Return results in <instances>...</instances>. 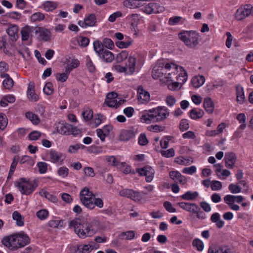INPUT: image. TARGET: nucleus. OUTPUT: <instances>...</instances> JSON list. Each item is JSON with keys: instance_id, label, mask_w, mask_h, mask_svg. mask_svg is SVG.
Instances as JSON below:
<instances>
[{"instance_id": "nucleus-63", "label": "nucleus", "mask_w": 253, "mask_h": 253, "mask_svg": "<svg viewBox=\"0 0 253 253\" xmlns=\"http://www.w3.org/2000/svg\"><path fill=\"white\" fill-rule=\"evenodd\" d=\"M48 214V211L45 210H40L38 211L36 213L38 217L41 220L45 219L47 217Z\"/></svg>"}, {"instance_id": "nucleus-45", "label": "nucleus", "mask_w": 253, "mask_h": 253, "mask_svg": "<svg viewBox=\"0 0 253 253\" xmlns=\"http://www.w3.org/2000/svg\"><path fill=\"white\" fill-rule=\"evenodd\" d=\"M84 119L86 121H89L93 117V111L89 108H86L82 112Z\"/></svg>"}, {"instance_id": "nucleus-18", "label": "nucleus", "mask_w": 253, "mask_h": 253, "mask_svg": "<svg viewBox=\"0 0 253 253\" xmlns=\"http://www.w3.org/2000/svg\"><path fill=\"white\" fill-rule=\"evenodd\" d=\"M98 55L103 62L106 63H111L115 58L114 54L107 49L102 50Z\"/></svg>"}, {"instance_id": "nucleus-42", "label": "nucleus", "mask_w": 253, "mask_h": 253, "mask_svg": "<svg viewBox=\"0 0 253 253\" xmlns=\"http://www.w3.org/2000/svg\"><path fill=\"white\" fill-rule=\"evenodd\" d=\"M182 20H185V19L181 16H174L169 19L168 23L169 25L174 26L180 23H182Z\"/></svg>"}, {"instance_id": "nucleus-40", "label": "nucleus", "mask_w": 253, "mask_h": 253, "mask_svg": "<svg viewBox=\"0 0 253 253\" xmlns=\"http://www.w3.org/2000/svg\"><path fill=\"white\" fill-rule=\"evenodd\" d=\"M19 161V157L18 156H14L13 158L12 162L10 166V170L8 176V178H10L13 174L15 169L17 166L18 162Z\"/></svg>"}, {"instance_id": "nucleus-38", "label": "nucleus", "mask_w": 253, "mask_h": 253, "mask_svg": "<svg viewBox=\"0 0 253 253\" xmlns=\"http://www.w3.org/2000/svg\"><path fill=\"white\" fill-rule=\"evenodd\" d=\"M93 48L95 52L98 55L102 50L105 48L104 47L103 42H101L99 41H95L93 42Z\"/></svg>"}, {"instance_id": "nucleus-20", "label": "nucleus", "mask_w": 253, "mask_h": 253, "mask_svg": "<svg viewBox=\"0 0 253 253\" xmlns=\"http://www.w3.org/2000/svg\"><path fill=\"white\" fill-rule=\"evenodd\" d=\"M18 27L16 25H11L6 30V32L12 41H16L18 39Z\"/></svg>"}, {"instance_id": "nucleus-15", "label": "nucleus", "mask_w": 253, "mask_h": 253, "mask_svg": "<svg viewBox=\"0 0 253 253\" xmlns=\"http://www.w3.org/2000/svg\"><path fill=\"white\" fill-rule=\"evenodd\" d=\"M225 166L228 169H233L237 160V157L235 153L228 152L225 154L224 157Z\"/></svg>"}, {"instance_id": "nucleus-31", "label": "nucleus", "mask_w": 253, "mask_h": 253, "mask_svg": "<svg viewBox=\"0 0 253 253\" xmlns=\"http://www.w3.org/2000/svg\"><path fill=\"white\" fill-rule=\"evenodd\" d=\"M204 112L201 109L194 108L192 109L190 112V116L191 119L197 120L203 117Z\"/></svg>"}, {"instance_id": "nucleus-50", "label": "nucleus", "mask_w": 253, "mask_h": 253, "mask_svg": "<svg viewBox=\"0 0 253 253\" xmlns=\"http://www.w3.org/2000/svg\"><path fill=\"white\" fill-rule=\"evenodd\" d=\"M102 42L103 43L104 47L109 49H112L114 48V43L111 39L109 38H105L103 39Z\"/></svg>"}, {"instance_id": "nucleus-9", "label": "nucleus", "mask_w": 253, "mask_h": 253, "mask_svg": "<svg viewBox=\"0 0 253 253\" xmlns=\"http://www.w3.org/2000/svg\"><path fill=\"white\" fill-rule=\"evenodd\" d=\"M119 195L122 197L130 198L135 202H140L143 200V197L139 192L131 189H123L120 191Z\"/></svg>"}, {"instance_id": "nucleus-22", "label": "nucleus", "mask_w": 253, "mask_h": 253, "mask_svg": "<svg viewBox=\"0 0 253 253\" xmlns=\"http://www.w3.org/2000/svg\"><path fill=\"white\" fill-rule=\"evenodd\" d=\"M211 220L212 222L214 223L218 228L221 229L224 225V222L220 217L219 213L215 212L213 213L211 217Z\"/></svg>"}, {"instance_id": "nucleus-34", "label": "nucleus", "mask_w": 253, "mask_h": 253, "mask_svg": "<svg viewBox=\"0 0 253 253\" xmlns=\"http://www.w3.org/2000/svg\"><path fill=\"white\" fill-rule=\"evenodd\" d=\"M230 250L226 246H219L215 248L214 250L209 249L208 253H230Z\"/></svg>"}, {"instance_id": "nucleus-1", "label": "nucleus", "mask_w": 253, "mask_h": 253, "mask_svg": "<svg viewBox=\"0 0 253 253\" xmlns=\"http://www.w3.org/2000/svg\"><path fill=\"white\" fill-rule=\"evenodd\" d=\"M166 74H165L163 82L166 83L171 82L168 87L169 89L174 90L180 88L181 86L186 81L187 75L183 67L173 63H167Z\"/></svg>"}, {"instance_id": "nucleus-58", "label": "nucleus", "mask_w": 253, "mask_h": 253, "mask_svg": "<svg viewBox=\"0 0 253 253\" xmlns=\"http://www.w3.org/2000/svg\"><path fill=\"white\" fill-rule=\"evenodd\" d=\"M229 190L233 194L239 193L241 192L242 188L241 187L233 183H231L229 185Z\"/></svg>"}, {"instance_id": "nucleus-21", "label": "nucleus", "mask_w": 253, "mask_h": 253, "mask_svg": "<svg viewBox=\"0 0 253 253\" xmlns=\"http://www.w3.org/2000/svg\"><path fill=\"white\" fill-rule=\"evenodd\" d=\"M72 125L65 123L59 124L57 126V131L58 133L66 135H70V130L72 129Z\"/></svg>"}, {"instance_id": "nucleus-13", "label": "nucleus", "mask_w": 253, "mask_h": 253, "mask_svg": "<svg viewBox=\"0 0 253 253\" xmlns=\"http://www.w3.org/2000/svg\"><path fill=\"white\" fill-rule=\"evenodd\" d=\"M49 161L53 163L61 164L65 159L64 155L55 150H50L48 153Z\"/></svg>"}, {"instance_id": "nucleus-30", "label": "nucleus", "mask_w": 253, "mask_h": 253, "mask_svg": "<svg viewBox=\"0 0 253 253\" xmlns=\"http://www.w3.org/2000/svg\"><path fill=\"white\" fill-rule=\"evenodd\" d=\"M42 6L45 11L49 12L56 9L57 7V4L53 1H46L42 4Z\"/></svg>"}, {"instance_id": "nucleus-6", "label": "nucleus", "mask_w": 253, "mask_h": 253, "mask_svg": "<svg viewBox=\"0 0 253 253\" xmlns=\"http://www.w3.org/2000/svg\"><path fill=\"white\" fill-rule=\"evenodd\" d=\"M85 221L80 218H76L71 220L69 223L70 228L74 229L75 233L81 238H85V235L84 233L85 232V228L84 227V223Z\"/></svg>"}, {"instance_id": "nucleus-35", "label": "nucleus", "mask_w": 253, "mask_h": 253, "mask_svg": "<svg viewBox=\"0 0 253 253\" xmlns=\"http://www.w3.org/2000/svg\"><path fill=\"white\" fill-rule=\"evenodd\" d=\"M199 195L197 192L195 191L192 192L191 191H187L185 194L181 196V198L184 200H194Z\"/></svg>"}, {"instance_id": "nucleus-46", "label": "nucleus", "mask_w": 253, "mask_h": 253, "mask_svg": "<svg viewBox=\"0 0 253 253\" xmlns=\"http://www.w3.org/2000/svg\"><path fill=\"white\" fill-rule=\"evenodd\" d=\"M105 160L109 165L112 166H119V164H120L116 159V158L113 156H106L105 158Z\"/></svg>"}, {"instance_id": "nucleus-43", "label": "nucleus", "mask_w": 253, "mask_h": 253, "mask_svg": "<svg viewBox=\"0 0 253 253\" xmlns=\"http://www.w3.org/2000/svg\"><path fill=\"white\" fill-rule=\"evenodd\" d=\"M128 52L126 50H123L117 55L116 60L117 63H120L126 60L128 56Z\"/></svg>"}, {"instance_id": "nucleus-47", "label": "nucleus", "mask_w": 253, "mask_h": 253, "mask_svg": "<svg viewBox=\"0 0 253 253\" xmlns=\"http://www.w3.org/2000/svg\"><path fill=\"white\" fill-rule=\"evenodd\" d=\"M84 146L82 144L72 145L69 147L68 152L69 153L74 154L77 153L80 149H84Z\"/></svg>"}, {"instance_id": "nucleus-37", "label": "nucleus", "mask_w": 253, "mask_h": 253, "mask_svg": "<svg viewBox=\"0 0 253 253\" xmlns=\"http://www.w3.org/2000/svg\"><path fill=\"white\" fill-rule=\"evenodd\" d=\"M87 26L92 27L95 25L96 19L94 14H90L84 18Z\"/></svg>"}, {"instance_id": "nucleus-2", "label": "nucleus", "mask_w": 253, "mask_h": 253, "mask_svg": "<svg viewBox=\"0 0 253 253\" xmlns=\"http://www.w3.org/2000/svg\"><path fill=\"white\" fill-rule=\"evenodd\" d=\"M169 114V113L167 108L158 107L143 114L140 117V121L142 123L147 124L159 122L167 119Z\"/></svg>"}, {"instance_id": "nucleus-24", "label": "nucleus", "mask_w": 253, "mask_h": 253, "mask_svg": "<svg viewBox=\"0 0 253 253\" xmlns=\"http://www.w3.org/2000/svg\"><path fill=\"white\" fill-rule=\"evenodd\" d=\"M35 30V27L26 26L24 27L21 31V39L23 41L28 40L30 37V34Z\"/></svg>"}, {"instance_id": "nucleus-54", "label": "nucleus", "mask_w": 253, "mask_h": 253, "mask_svg": "<svg viewBox=\"0 0 253 253\" xmlns=\"http://www.w3.org/2000/svg\"><path fill=\"white\" fill-rule=\"evenodd\" d=\"M37 167L40 173H45L47 171V164L46 163L42 162H39L37 164Z\"/></svg>"}, {"instance_id": "nucleus-55", "label": "nucleus", "mask_w": 253, "mask_h": 253, "mask_svg": "<svg viewBox=\"0 0 253 253\" xmlns=\"http://www.w3.org/2000/svg\"><path fill=\"white\" fill-rule=\"evenodd\" d=\"M161 155L166 158L172 157L175 155V152L173 148H170L166 151L162 150L161 151Z\"/></svg>"}, {"instance_id": "nucleus-17", "label": "nucleus", "mask_w": 253, "mask_h": 253, "mask_svg": "<svg viewBox=\"0 0 253 253\" xmlns=\"http://www.w3.org/2000/svg\"><path fill=\"white\" fill-rule=\"evenodd\" d=\"M177 205L183 210L193 213L199 209L198 206L195 203L182 202L178 203Z\"/></svg>"}, {"instance_id": "nucleus-3", "label": "nucleus", "mask_w": 253, "mask_h": 253, "mask_svg": "<svg viewBox=\"0 0 253 253\" xmlns=\"http://www.w3.org/2000/svg\"><path fill=\"white\" fill-rule=\"evenodd\" d=\"M30 241L26 234H16L4 237L2 243L9 250L15 251L24 247L30 243Z\"/></svg>"}, {"instance_id": "nucleus-4", "label": "nucleus", "mask_w": 253, "mask_h": 253, "mask_svg": "<svg viewBox=\"0 0 253 253\" xmlns=\"http://www.w3.org/2000/svg\"><path fill=\"white\" fill-rule=\"evenodd\" d=\"M178 36L185 44L190 48H195L198 44V34L195 31H183Z\"/></svg>"}, {"instance_id": "nucleus-36", "label": "nucleus", "mask_w": 253, "mask_h": 253, "mask_svg": "<svg viewBox=\"0 0 253 253\" xmlns=\"http://www.w3.org/2000/svg\"><path fill=\"white\" fill-rule=\"evenodd\" d=\"M237 119L241 124L239 126V129L244 130L246 127V117L245 114L244 113L239 114L237 116Z\"/></svg>"}, {"instance_id": "nucleus-25", "label": "nucleus", "mask_w": 253, "mask_h": 253, "mask_svg": "<svg viewBox=\"0 0 253 253\" xmlns=\"http://www.w3.org/2000/svg\"><path fill=\"white\" fill-rule=\"evenodd\" d=\"M205 82V78L203 75L195 76L192 79L191 84L194 87H199Z\"/></svg>"}, {"instance_id": "nucleus-49", "label": "nucleus", "mask_w": 253, "mask_h": 253, "mask_svg": "<svg viewBox=\"0 0 253 253\" xmlns=\"http://www.w3.org/2000/svg\"><path fill=\"white\" fill-rule=\"evenodd\" d=\"M43 92L46 95H51L53 93V84L50 83H47L43 88Z\"/></svg>"}, {"instance_id": "nucleus-52", "label": "nucleus", "mask_w": 253, "mask_h": 253, "mask_svg": "<svg viewBox=\"0 0 253 253\" xmlns=\"http://www.w3.org/2000/svg\"><path fill=\"white\" fill-rule=\"evenodd\" d=\"M69 169L65 167H60L57 170V173L59 176L62 178L67 177L68 175Z\"/></svg>"}, {"instance_id": "nucleus-60", "label": "nucleus", "mask_w": 253, "mask_h": 253, "mask_svg": "<svg viewBox=\"0 0 253 253\" xmlns=\"http://www.w3.org/2000/svg\"><path fill=\"white\" fill-rule=\"evenodd\" d=\"M238 196L227 195L224 197L225 203H233L237 202Z\"/></svg>"}, {"instance_id": "nucleus-10", "label": "nucleus", "mask_w": 253, "mask_h": 253, "mask_svg": "<svg viewBox=\"0 0 253 253\" xmlns=\"http://www.w3.org/2000/svg\"><path fill=\"white\" fill-rule=\"evenodd\" d=\"M84 227L85 228V232H84L85 235V238L92 237L97 233L99 229V223L97 221L91 222L85 221V223H84Z\"/></svg>"}, {"instance_id": "nucleus-27", "label": "nucleus", "mask_w": 253, "mask_h": 253, "mask_svg": "<svg viewBox=\"0 0 253 253\" xmlns=\"http://www.w3.org/2000/svg\"><path fill=\"white\" fill-rule=\"evenodd\" d=\"M117 96H106L104 104H106L109 107L117 108Z\"/></svg>"}, {"instance_id": "nucleus-14", "label": "nucleus", "mask_w": 253, "mask_h": 253, "mask_svg": "<svg viewBox=\"0 0 253 253\" xmlns=\"http://www.w3.org/2000/svg\"><path fill=\"white\" fill-rule=\"evenodd\" d=\"M169 177L175 182V183H179L180 184L184 185L187 183V178L182 175L178 171H171L169 173Z\"/></svg>"}, {"instance_id": "nucleus-5", "label": "nucleus", "mask_w": 253, "mask_h": 253, "mask_svg": "<svg viewBox=\"0 0 253 253\" xmlns=\"http://www.w3.org/2000/svg\"><path fill=\"white\" fill-rule=\"evenodd\" d=\"M15 186L22 194L29 195L35 190L37 185L35 182L27 180L25 178H21L15 182Z\"/></svg>"}, {"instance_id": "nucleus-41", "label": "nucleus", "mask_w": 253, "mask_h": 253, "mask_svg": "<svg viewBox=\"0 0 253 253\" xmlns=\"http://www.w3.org/2000/svg\"><path fill=\"white\" fill-rule=\"evenodd\" d=\"M8 124V119L6 116L2 113H0V129L4 130Z\"/></svg>"}, {"instance_id": "nucleus-33", "label": "nucleus", "mask_w": 253, "mask_h": 253, "mask_svg": "<svg viewBox=\"0 0 253 253\" xmlns=\"http://www.w3.org/2000/svg\"><path fill=\"white\" fill-rule=\"evenodd\" d=\"M13 219L16 221L17 226H22L24 225V221L23 217L20 213L17 211H15L12 213Z\"/></svg>"}, {"instance_id": "nucleus-8", "label": "nucleus", "mask_w": 253, "mask_h": 253, "mask_svg": "<svg viewBox=\"0 0 253 253\" xmlns=\"http://www.w3.org/2000/svg\"><path fill=\"white\" fill-rule=\"evenodd\" d=\"M169 66H168L169 67ZM167 68L168 66L166 63L163 62H158L153 68L152 71V76L154 79H159L163 82V79H164L165 74L167 72Z\"/></svg>"}, {"instance_id": "nucleus-11", "label": "nucleus", "mask_w": 253, "mask_h": 253, "mask_svg": "<svg viewBox=\"0 0 253 253\" xmlns=\"http://www.w3.org/2000/svg\"><path fill=\"white\" fill-rule=\"evenodd\" d=\"M251 13V5L247 4L243 6H240L237 10L235 13V18L238 20H242L249 16Z\"/></svg>"}, {"instance_id": "nucleus-56", "label": "nucleus", "mask_w": 253, "mask_h": 253, "mask_svg": "<svg viewBox=\"0 0 253 253\" xmlns=\"http://www.w3.org/2000/svg\"><path fill=\"white\" fill-rule=\"evenodd\" d=\"M179 129L181 131L187 130L189 128V124L187 120L182 119L179 124Z\"/></svg>"}, {"instance_id": "nucleus-29", "label": "nucleus", "mask_w": 253, "mask_h": 253, "mask_svg": "<svg viewBox=\"0 0 253 253\" xmlns=\"http://www.w3.org/2000/svg\"><path fill=\"white\" fill-rule=\"evenodd\" d=\"M136 65V58L133 56H130L126 64L127 69H128L129 73L132 74L135 70Z\"/></svg>"}, {"instance_id": "nucleus-19", "label": "nucleus", "mask_w": 253, "mask_h": 253, "mask_svg": "<svg viewBox=\"0 0 253 253\" xmlns=\"http://www.w3.org/2000/svg\"><path fill=\"white\" fill-rule=\"evenodd\" d=\"M35 33L39 34L40 36L44 41H48L50 39V32L43 27H35Z\"/></svg>"}, {"instance_id": "nucleus-12", "label": "nucleus", "mask_w": 253, "mask_h": 253, "mask_svg": "<svg viewBox=\"0 0 253 253\" xmlns=\"http://www.w3.org/2000/svg\"><path fill=\"white\" fill-rule=\"evenodd\" d=\"M137 171L140 175L145 176L147 182H150L153 179L155 170L151 167L146 166L138 169Z\"/></svg>"}, {"instance_id": "nucleus-39", "label": "nucleus", "mask_w": 253, "mask_h": 253, "mask_svg": "<svg viewBox=\"0 0 253 253\" xmlns=\"http://www.w3.org/2000/svg\"><path fill=\"white\" fill-rule=\"evenodd\" d=\"M45 18V15L43 13L37 12L31 16L30 19L32 22L41 21Z\"/></svg>"}, {"instance_id": "nucleus-61", "label": "nucleus", "mask_w": 253, "mask_h": 253, "mask_svg": "<svg viewBox=\"0 0 253 253\" xmlns=\"http://www.w3.org/2000/svg\"><path fill=\"white\" fill-rule=\"evenodd\" d=\"M92 203L93 205V209L95 207V206L98 207L99 208H101L103 207L104 203L102 200L99 198H95L93 197Z\"/></svg>"}, {"instance_id": "nucleus-44", "label": "nucleus", "mask_w": 253, "mask_h": 253, "mask_svg": "<svg viewBox=\"0 0 253 253\" xmlns=\"http://www.w3.org/2000/svg\"><path fill=\"white\" fill-rule=\"evenodd\" d=\"M192 245L198 251H203L204 248V243L199 239H195L192 242Z\"/></svg>"}, {"instance_id": "nucleus-16", "label": "nucleus", "mask_w": 253, "mask_h": 253, "mask_svg": "<svg viewBox=\"0 0 253 253\" xmlns=\"http://www.w3.org/2000/svg\"><path fill=\"white\" fill-rule=\"evenodd\" d=\"M136 130L134 128L123 130L120 135V139L122 141H128L133 137L136 134Z\"/></svg>"}, {"instance_id": "nucleus-32", "label": "nucleus", "mask_w": 253, "mask_h": 253, "mask_svg": "<svg viewBox=\"0 0 253 253\" xmlns=\"http://www.w3.org/2000/svg\"><path fill=\"white\" fill-rule=\"evenodd\" d=\"M119 238L122 240H132L135 237V232L133 231H128L121 232L119 236Z\"/></svg>"}, {"instance_id": "nucleus-62", "label": "nucleus", "mask_w": 253, "mask_h": 253, "mask_svg": "<svg viewBox=\"0 0 253 253\" xmlns=\"http://www.w3.org/2000/svg\"><path fill=\"white\" fill-rule=\"evenodd\" d=\"M222 188V183L221 182L217 180L211 181V189L213 191L220 190Z\"/></svg>"}, {"instance_id": "nucleus-51", "label": "nucleus", "mask_w": 253, "mask_h": 253, "mask_svg": "<svg viewBox=\"0 0 253 253\" xmlns=\"http://www.w3.org/2000/svg\"><path fill=\"white\" fill-rule=\"evenodd\" d=\"M119 168L121 169L122 172L125 174H128L131 172L130 167L127 165L126 163H121L119 165Z\"/></svg>"}, {"instance_id": "nucleus-23", "label": "nucleus", "mask_w": 253, "mask_h": 253, "mask_svg": "<svg viewBox=\"0 0 253 253\" xmlns=\"http://www.w3.org/2000/svg\"><path fill=\"white\" fill-rule=\"evenodd\" d=\"M0 77L4 78L2 84L5 88L8 89L11 88L13 85L14 82L9 75L6 73H2L0 74Z\"/></svg>"}, {"instance_id": "nucleus-53", "label": "nucleus", "mask_w": 253, "mask_h": 253, "mask_svg": "<svg viewBox=\"0 0 253 253\" xmlns=\"http://www.w3.org/2000/svg\"><path fill=\"white\" fill-rule=\"evenodd\" d=\"M171 139V136H166L160 141L161 147L163 149H166L169 146V141Z\"/></svg>"}, {"instance_id": "nucleus-48", "label": "nucleus", "mask_w": 253, "mask_h": 253, "mask_svg": "<svg viewBox=\"0 0 253 253\" xmlns=\"http://www.w3.org/2000/svg\"><path fill=\"white\" fill-rule=\"evenodd\" d=\"M151 3L152 13H159L164 11L165 8L163 6L155 2H151Z\"/></svg>"}, {"instance_id": "nucleus-57", "label": "nucleus", "mask_w": 253, "mask_h": 253, "mask_svg": "<svg viewBox=\"0 0 253 253\" xmlns=\"http://www.w3.org/2000/svg\"><path fill=\"white\" fill-rule=\"evenodd\" d=\"M132 41H128L126 42L119 41L116 42V45L120 48H127L132 43Z\"/></svg>"}, {"instance_id": "nucleus-7", "label": "nucleus", "mask_w": 253, "mask_h": 253, "mask_svg": "<svg viewBox=\"0 0 253 253\" xmlns=\"http://www.w3.org/2000/svg\"><path fill=\"white\" fill-rule=\"evenodd\" d=\"M94 195L87 187H84L81 190L80 194V198L82 203L87 208L90 210L93 209L92 203Z\"/></svg>"}, {"instance_id": "nucleus-64", "label": "nucleus", "mask_w": 253, "mask_h": 253, "mask_svg": "<svg viewBox=\"0 0 253 253\" xmlns=\"http://www.w3.org/2000/svg\"><path fill=\"white\" fill-rule=\"evenodd\" d=\"M196 171V168L194 166H191L190 167L184 168L182 172L183 173L189 174H193Z\"/></svg>"}, {"instance_id": "nucleus-26", "label": "nucleus", "mask_w": 253, "mask_h": 253, "mask_svg": "<svg viewBox=\"0 0 253 253\" xmlns=\"http://www.w3.org/2000/svg\"><path fill=\"white\" fill-rule=\"evenodd\" d=\"M204 106L207 112L209 114H212L213 113L214 106L213 102L210 97H207L205 99Z\"/></svg>"}, {"instance_id": "nucleus-59", "label": "nucleus", "mask_w": 253, "mask_h": 253, "mask_svg": "<svg viewBox=\"0 0 253 253\" xmlns=\"http://www.w3.org/2000/svg\"><path fill=\"white\" fill-rule=\"evenodd\" d=\"M26 163H28L31 166H33L34 164V162L31 157L24 155L21 158L20 163L23 164Z\"/></svg>"}, {"instance_id": "nucleus-28", "label": "nucleus", "mask_w": 253, "mask_h": 253, "mask_svg": "<svg viewBox=\"0 0 253 253\" xmlns=\"http://www.w3.org/2000/svg\"><path fill=\"white\" fill-rule=\"evenodd\" d=\"M25 117L35 125H38L40 122V119L38 116L31 111L25 113Z\"/></svg>"}]
</instances>
